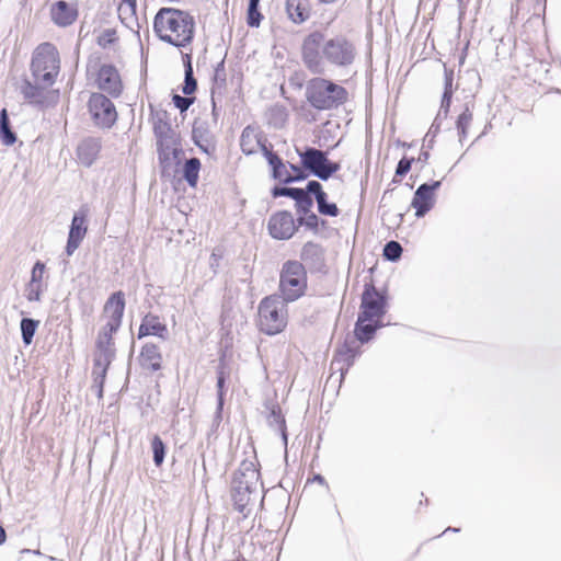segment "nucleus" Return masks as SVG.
<instances>
[{"instance_id":"obj_1","label":"nucleus","mask_w":561,"mask_h":561,"mask_svg":"<svg viewBox=\"0 0 561 561\" xmlns=\"http://www.w3.org/2000/svg\"><path fill=\"white\" fill-rule=\"evenodd\" d=\"M195 25V19L188 11L162 7L153 18L152 27L161 42L182 49L193 43Z\"/></svg>"},{"instance_id":"obj_2","label":"nucleus","mask_w":561,"mask_h":561,"mask_svg":"<svg viewBox=\"0 0 561 561\" xmlns=\"http://www.w3.org/2000/svg\"><path fill=\"white\" fill-rule=\"evenodd\" d=\"M371 317L366 313L357 314V320L354 324V336L347 334L343 342L339 343L335 347L330 368L332 374L329 378L332 379L334 373H340L337 381L341 383L350 368L354 365L355 359L360 356L362 350L355 345V341L362 345L371 342L375 339L373 325L370 323Z\"/></svg>"},{"instance_id":"obj_3","label":"nucleus","mask_w":561,"mask_h":561,"mask_svg":"<svg viewBox=\"0 0 561 561\" xmlns=\"http://www.w3.org/2000/svg\"><path fill=\"white\" fill-rule=\"evenodd\" d=\"M305 96L314 110L332 111L346 103L348 91L333 80L314 77L307 81Z\"/></svg>"},{"instance_id":"obj_4","label":"nucleus","mask_w":561,"mask_h":561,"mask_svg":"<svg viewBox=\"0 0 561 561\" xmlns=\"http://www.w3.org/2000/svg\"><path fill=\"white\" fill-rule=\"evenodd\" d=\"M288 304L277 294L264 297L257 308L260 331L271 336L283 332L287 325Z\"/></svg>"},{"instance_id":"obj_5","label":"nucleus","mask_w":561,"mask_h":561,"mask_svg":"<svg viewBox=\"0 0 561 561\" xmlns=\"http://www.w3.org/2000/svg\"><path fill=\"white\" fill-rule=\"evenodd\" d=\"M308 287V276L305 265L297 260L283 263L279 272L277 296L285 301L294 302L305 296Z\"/></svg>"},{"instance_id":"obj_6","label":"nucleus","mask_w":561,"mask_h":561,"mask_svg":"<svg viewBox=\"0 0 561 561\" xmlns=\"http://www.w3.org/2000/svg\"><path fill=\"white\" fill-rule=\"evenodd\" d=\"M60 59L56 47L50 43L41 44L33 53L31 72L35 82L51 87L59 73Z\"/></svg>"},{"instance_id":"obj_7","label":"nucleus","mask_w":561,"mask_h":561,"mask_svg":"<svg viewBox=\"0 0 561 561\" xmlns=\"http://www.w3.org/2000/svg\"><path fill=\"white\" fill-rule=\"evenodd\" d=\"M300 163L310 176L328 181L341 170V163L329 159V151L312 146L296 147Z\"/></svg>"},{"instance_id":"obj_8","label":"nucleus","mask_w":561,"mask_h":561,"mask_svg":"<svg viewBox=\"0 0 561 561\" xmlns=\"http://www.w3.org/2000/svg\"><path fill=\"white\" fill-rule=\"evenodd\" d=\"M321 53L329 64L336 67H348L355 60L356 47L346 36L336 35L325 41Z\"/></svg>"},{"instance_id":"obj_9","label":"nucleus","mask_w":561,"mask_h":561,"mask_svg":"<svg viewBox=\"0 0 561 561\" xmlns=\"http://www.w3.org/2000/svg\"><path fill=\"white\" fill-rule=\"evenodd\" d=\"M389 308V295L386 288L378 289L373 278L364 284L360 295L359 313L367 314L371 318L385 317Z\"/></svg>"},{"instance_id":"obj_10","label":"nucleus","mask_w":561,"mask_h":561,"mask_svg":"<svg viewBox=\"0 0 561 561\" xmlns=\"http://www.w3.org/2000/svg\"><path fill=\"white\" fill-rule=\"evenodd\" d=\"M88 111L95 126L110 129L117 121V111L114 103L103 93H91L88 101Z\"/></svg>"},{"instance_id":"obj_11","label":"nucleus","mask_w":561,"mask_h":561,"mask_svg":"<svg viewBox=\"0 0 561 561\" xmlns=\"http://www.w3.org/2000/svg\"><path fill=\"white\" fill-rule=\"evenodd\" d=\"M325 43L324 34L320 31L309 33L302 41L301 58L306 68L314 75L324 70L320 48Z\"/></svg>"},{"instance_id":"obj_12","label":"nucleus","mask_w":561,"mask_h":561,"mask_svg":"<svg viewBox=\"0 0 561 561\" xmlns=\"http://www.w3.org/2000/svg\"><path fill=\"white\" fill-rule=\"evenodd\" d=\"M125 306V294L122 290L111 294L104 306V311L111 310V316L98 336L114 340L113 335L119 330L123 322Z\"/></svg>"},{"instance_id":"obj_13","label":"nucleus","mask_w":561,"mask_h":561,"mask_svg":"<svg viewBox=\"0 0 561 561\" xmlns=\"http://www.w3.org/2000/svg\"><path fill=\"white\" fill-rule=\"evenodd\" d=\"M267 231L275 240H289L298 231L297 219L289 210H278L270 216Z\"/></svg>"},{"instance_id":"obj_14","label":"nucleus","mask_w":561,"mask_h":561,"mask_svg":"<svg viewBox=\"0 0 561 561\" xmlns=\"http://www.w3.org/2000/svg\"><path fill=\"white\" fill-rule=\"evenodd\" d=\"M442 182V180H433L417 186L411 201V207L415 209L416 218H423L434 208L436 192L440 188Z\"/></svg>"},{"instance_id":"obj_15","label":"nucleus","mask_w":561,"mask_h":561,"mask_svg":"<svg viewBox=\"0 0 561 561\" xmlns=\"http://www.w3.org/2000/svg\"><path fill=\"white\" fill-rule=\"evenodd\" d=\"M88 216L89 208L87 205H82L72 216L67 243L65 247V253L67 256H71L75 251L80 247L88 232Z\"/></svg>"},{"instance_id":"obj_16","label":"nucleus","mask_w":561,"mask_h":561,"mask_svg":"<svg viewBox=\"0 0 561 561\" xmlns=\"http://www.w3.org/2000/svg\"><path fill=\"white\" fill-rule=\"evenodd\" d=\"M96 85L101 91L113 98H118L123 92V82L117 68L113 64H103L96 73Z\"/></svg>"},{"instance_id":"obj_17","label":"nucleus","mask_w":561,"mask_h":561,"mask_svg":"<svg viewBox=\"0 0 561 561\" xmlns=\"http://www.w3.org/2000/svg\"><path fill=\"white\" fill-rule=\"evenodd\" d=\"M310 273H325V249L317 242L307 241L300 250V261Z\"/></svg>"},{"instance_id":"obj_18","label":"nucleus","mask_w":561,"mask_h":561,"mask_svg":"<svg viewBox=\"0 0 561 561\" xmlns=\"http://www.w3.org/2000/svg\"><path fill=\"white\" fill-rule=\"evenodd\" d=\"M270 145L267 138L262 133H257V127L254 125L243 128L240 136V148L245 156L255 154L257 149L262 152V148H270Z\"/></svg>"},{"instance_id":"obj_19","label":"nucleus","mask_w":561,"mask_h":561,"mask_svg":"<svg viewBox=\"0 0 561 561\" xmlns=\"http://www.w3.org/2000/svg\"><path fill=\"white\" fill-rule=\"evenodd\" d=\"M260 472L253 462L243 461L232 476L231 486L254 492L259 482Z\"/></svg>"},{"instance_id":"obj_20","label":"nucleus","mask_w":561,"mask_h":561,"mask_svg":"<svg viewBox=\"0 0 561 561\" xmlns=\"http://www.w3.org/2000/svg\"><path fill=\"white\" fill-rule=\"evenodd\" d=\"M192 140L204 153L211 156L216 151V140L206 122H195L192 128Z\"/></svg>"},{"instance_id":"obj_21","label":"nucleus","mask_w":561,"mask_h":561,"mask_svg":"<svg viewBox=\"0 0 561 561\" xmlns=\"http://www.w3.org/2000/svg\"><path fill=\"white\" fill-rule=\"evenodd\" d=\"M149 335L157 336L162 340H167L169 336L167 324L160 322L159 317L151 312H148L142 317L137 337L141 340Z\"/></svg>"},{"instance_id":"obj_22","label":"nucleus","mask_w":561,"mask_h":561,"mask_svg":"<svg viewBox=\"0 0 561 561\" xmlns=\"http://www.w3.org/2000/svg\"><path fill=\"white\" fill-rule=\"evenodd\" d=\"M262 156L265 158L270 168V176L279 183L287 185L286 178H288V164L279 154L273 150V145L270 148H262Z\"/></svg>"},{"instance_id":"obj_23","label":"nucleus","mask_w":561,"mask_h":561,"mask_svg":"<svg viewBox=\"0 0 561 561\" xmlns=\"http://www.w3.org/2000/svg\"><path fill=\"white\" fill-rule=\"evenodd\" d=\"M138 362L144 370L156 373L162 369V354L160 347L152 343L147 342L142 345Z\"/></svg>"},{"instance_id":"obj_24","label":"nucleus","mask_w":561,"mask_h":561,"mask_svg":"<svg viewBox=\"0 0 561 561\" xmlns=\"http://www.w3.org/2000/svg\"><path fill=\"white\" fill-rule=\"evenodd\" d=\"M95 348L96 352L93 357V367L108 369L116 355L114 340L98 336L95 341Z\"/></svg>"},{"instance_id":"obj_25","label":"nucleus","mask_w":561,"mask_h":561,"mask_svg":"<svg viewBox=\"0 0 561 561\" xmlns=\"http://www.w3.org/2000/svg\"><path fill=\"white\" fill-rule=\"evenodd\" d=\"M50 15L56 25L66 27L77 20L78 10L67 1L58 0L50 8Z\"/></svg>"},{"instance_id":"obj_26","label":"nucleus","mask_w":561,"mask_h":561,"mask_svg":"<svg viewBox=\"0 0 561 561\" xmlns=\"http://www.w3.org/2000/svg\"><path fill=\"white\" fill-rule=\"evenodd\" d=\"M101 140L95 137L84 138L77 147V157L80 163L90 168L101 151Z\"/></svg>"},{"instance_id":"obj_27","label":"nucleus","mask_w":561,"mask_h":561,"mask_svg":"<svg viewBox=\"0 0 561 561\" xmlns=\"http://www.w3.org/2000/svg\"><path fill=\"white\" fill-rule=\"evenodd\" d=\"M150 117L152 121V131L156 138L165 137V135L178 134L171 125L169 113L164 110H154L150 105Z\"/></svg>"},{"instance_id":"obj_28","label":"nucleus","mask_w":561,"mask_h":561,"mask_svg":"<svg viewBox=\"0 0 561 561\" xmlns=\"http://www.w3.org/2000/svg\"><path fill=\"white\" fill-rule=\"evenodd\" d=\"M310 0H286V13L295 24H302L310 18Z\"/></svg>"},{"instance_id":"obj_29","label":"nucleus","mask_w":561,"mask_h":561,"mask_svg":"<svg viewBox=\"0 0 561 561\" xmlns=\"http://www.w3.org/2000/svg\"><path fill=\"white\" fill-rule=\"evenodd\" d=\"M266 408L268 409L267 423L270 427L276 430L280 434L283 444L286 447L288 444V433L282 409L278 403H271L270 405H266Z\"/></svg>"},{"instance_id":"obj_30","label":"nucleus","mask_w":561,"mask_h":561,"mask_svg":"<svg viewBox=\"0 0 561 561\" xmlns=\"http://www.w3.org/2000/svg\"><path fill=\"white\" fill-rule=\"evenodd\" d=\"M473 107H474V101L470 100L467 101L463 105V110L458 115L456 119V129L458 133L459 141L462 144V141L468 136V129L471 125L472 118H473Z\"/></svg>"},{"instance_id":"obj_31","label":"nucleus","mask_w":561,"mask_h":561,"mask_svg":"<svg viewBox=\"0 0 561 561\" xmlns=\"http://www.w3.org/2000/svg\"><path fill=\"white\" fill-rule=\"evenodd\" d=\"M46 88L42 83L35 81L33 83L28 79H24L21 85V93L31 104L42 106L44 105V90Z\"/></svg>"},{"instance_id":"obj_32","label":"nucleus","mask_w":561,"mask_h":561,"mask_svg":"<svg viewBox=\"0 0 561 561\" xmlns=\"http://www.w3.org/2000/svg\"><path fill=\"white\" fill-rule=\"evenodd\" d=\"M0 140L7 147L13 146L18 140V135L12 129L7 108L0 111Z\"/></svg>"},{"instance_id":"obj_33","label":"nucleus","mask_w":561,"mask_h":561,"mask_svg":"<svg viewBox=\"0 0 561 561\" xmlns=\"http://www.w3.org/2000/svg\"><path fill=\"white\" fill-rule=\"evenodd\" d=\"M201 167L202 164L198 158H191L184 162L181 169L183 180L191 187H196L198 183Z\"/></svg>"},{"instance_id":"obj_34","label":"nucleus","mask_w":561,"mask_h":561,"mask_svg":"<svg viewBox=\"0 0 561 561\" xmlns=\"http://www.w3.org/2000/svg\"><path fill=\"white\" fill-rule=\"evenodd\" d=\"M288 119V112L284 105L274 104L266 112V122L268 126L280 129L285 126Z\"/></svg>"},{"instance_id":"obj_35","label":"nucleus","mask_w":561,"mask_h":561,"mask_svg":"<svg viewBox=\"0 0 561 561\" xmlns=\"http://www.w3.org/2000/svg\"><path fill=\"white\" fill-rule=\"evenodd\" d=\"M252 493V491L238 489L237 486H231V500L233 502V507L244 517H248L250 513V510H248V505L250 503Z\"/></svg>"},{"instance_id":"obj_36","label":"nucleus","mask_w":561,"mask_h":561,"mask_svg":"<svg viewBox=\"0 0 561 561\" xmlns=\"http://www.w3.org/2000/svg\"><path fill=\"white\" fill-rule=\"evenodd\" d=\"M157 153L161 179L172 180L179 173L176 163L171 159L169 151H157Z\"/></svg>"},{"instance_id":"obj_37","label":"nucleus","mask_w":561,"mask_h":561,"mask_svg":"<svg viewBox=\"0 0 561 561\" xmlns=\"http://www.w3.org/2000/svg\"><path fill=\"white\" fill-rule=\"evenodd\" d=\"M217 402H219V409H224L225 405V396L227 391V380L229 378V370L227 369L226 365L222 360H220L218 367H217Z\"/></svg>"},{"instance_id":"obj_38","label":"nucleus","mask_w":561,"mask_h":561,"mask_svg":"<svg viewBox=\"0 0 561 561\" xmlns=\"http://www.w3.org/2000/svg\"><path fill=\"white\" fill-rule=\"evenodd\" d=\"M39 327V321L33 318L23 317L20 322L21 339L25 346L32 344L34 335Z\"/></svg>"},{"instance_id":"obj_39","label":"nucleus","mask_w":561,"mask_h":561,"mask_svg":"<svg viewBox=\"0 0 561 561\" xmlns=\"http://www.w3.org/2000/svg\"><path fill=\"white\" fill-rule=\"evenodd\" d=\"M150 445L152 451V461L157 468H160L165 459L167 445L158 434L152 436Z\"/></svg>"},{"instance_id":"obj_40","label":"nucleus","mask_w":561,"mask_h":561,"mask_svg":"<svg viewBox=\"0 0 561 561\" xmlns=\"http://www.w3.org/2000/svg\"><path fill=\"white\" fill-rule=\"evenodd\" d=\"M402 252L403 248L400 242L390 240L383 245L382 256L386 261L394 263L401 259Z\"/></svg>"},{"instance_id":"obj_41","label":"nucleus","mask_w":561,"mask_h":561,"mask_svg":"<svg viewBox=\"0 0 561 561\" xmlns=\"http://www.w3.org/2000/svg\"><path fill=\"white\" fill-rule=\"evenodd\" d=\"M319 222H320V217L313 211H310L308 215H302V216L297 217L298 228L305 227L307 230L311 231L313 234L319 233Z\"/></svg>"},{"instance_id":"obj_42","label":"nucleus","mask_w":561,"mask_h":561,"mask_svg":"<svg viewBox=\"0 0 561 561\" xmlns=\"http://www.w3.org/2000/svg\"><path fill=\"white\" fill-rule=\"evenodd\" d=\"M287 164L290 171L293 172H288V178L285 179V181H287V185L291 183L302 182L310 176L307 169H305V167L300 162L299 164L287 162Z\"/></svg>"},{"instance_id":"obj_43","label":"nucleus","mask_w":561,"mask_h":561,"mask_svg":"<svg viewBox=\"0 0 561 561\" xmlns=\"http://www.w3.org/2000/svg\"><path fill=\"white\" fill-rule=\"evenodd\" d=\"M108 369L93 367L92 369V378H93V388L95 389V393L99 399L103 398L104 393V385L106 380Z\"/></svg>"},{"instance_id":"obj_44","label":"nucleus","mask_w":561,"mask_h":561,"mask_svg":"<svg viewBox=\"0 0 561 561\" xmlns=\"http://www.w3.org/2000/svg\"><path fill=\"white\" fill-rule=\"evenodd\" d=\"M317 209L318 213L322 216L337 217L340 215V209L337 205L333 202H329L328 195H325L321 199H318Z\"/></svg>"},{"instance_id":"obj_45","label":"nucleus","mask_w":561,"mask_h":561,"mask_svg":"<svg viewBox=\"0 0 561 561\" xmlns=\"http://www.w3.org/2000/svg\"><path fill=\"white\" fill-rule=\"evenodd\" d=\"M304 192H306V194L312 197L316 202L328 195L318 180L308 181L306 187H304Z\"/></svg>"},{"instance_id":"obj_46","label":"nucleus","mask_w":561,"mask_h":561,"mask_svg":"<svg viewBox=\"0 0 561 561\" xmlns=\"http://www.w3.org/2000/svg\"><path fill=\"white\" fill-rule=\"evenodd\" d=\"M314 199L306 194L304 192L302 196L296 199L295 202V209L298 216L308 215L310 211H312Z\"/></svg>"},{"instance_id":"obj_47","label":"nucleus","mask_w":561,"mask_h":561,"mask_svg":"<svg viewBox=\"0 0 561 561\" xmlns=\"http://www.w3.org/2000/svg\"><path fill=\"white\" fill-rule=\"evenodd\" d=\"M157 140V151H169L178 146L176 144H181V137L179 134L174 135H165L162 138H156Z\"/></svg>"},{"instance_id":"obj_48","label":"nucleus","mask_w":561,"mask_h":561,"mask_svg":"<svg viewBox=\"0 0 561 561\" xmlns=\"http://www.w3.org/2000/svg\"><path fill=\"white\" fill-rule=\"evenodd\" d=\"M45 289L43 284L28 282L25 286V297L30 302H37Z\"/></svg>"},{"instance_id":"obj_49","label":"nucleus","mask_w":561,"mask_h":561,"mask_svg":"<svg viewBox=\"0 0 561 561\" xmlns=\"http://www.w3.org/2000/svg\"><path fill=\"white\" fill-rule=\"evenodd\" d=\"M181 89L185 95H192L195 93L197 90V80L194 77V70L184 71V80Z\"/></svg>"},{"instance_id":"obj_50","label":"nucleus","mask_w":561,"mask_h":561,"mask_svg":"<svg viewBox=\"0 0 561 561\" xmlns=\"http://www.w3.org/2000/svg\"><path fill=\"white\" fill-rule=\"evenodd\" d=\"M194 102L195 96L172 93V103L181 113H185Z\"/></svg>"},{"instance_id":"obj_51","label":"nucleus","mask_w":561,"mask_h":561,"mask_svg":"<svg viewBox=\"0 0 561 561\" xmlns=\"http://www.w3.org/2000/svg\"><path fill=\"white\" fill-rule=\"evenodd\" d=\"M117 41L116 31L114 28H105L99 36H98V45L102 48H107L108 46L113 45Z\"/></svg>"},{"instance_id":"obj_52","label":"nucleus","mask_w":561,"mask_h":561,"mask_svg":"<svg viewBox=\"0 0 561 561\" xmlns=\"http://www.w3.org/2000/svg\"><path fill=\"white\" fill-rule=\"evenodd\" d=\"M264 16L260 11V8L248 7L247 9V24L249 27H259Z\"/></svg>"},{"instance_id":"obj_53","label":"nucleus","mask_w":561,"mask_h":561,"mask_svg":"<svg viewBox=\"0 0 561 561\" xmlns=\"http://www.w3.org/2000/svg\"><path fill=\"white\" fill-rule=\"evenodd\" d=\"M415 162L413 157L403 156L396 167V176L404 178L411 170L412 164Z\"/></svg>"},{"instance_id":"obj_54","label":"nucleus","mask_w":561,"mask_h":561,"mask_svg":"<svg viewBox=\"0 0 561 561\" xmlns=\"http://www.w3.org/2000/svg\"><path fill=\"white\" fill-rule=\"evenodd\" d=\"M225 58L224 57L215 67L214 69V77L213 80L215 83H217L220 88L226 85L227 82V75L225 69Z\"/></svg>"},{"instance_id":"obj_55","label":"nucleus","mask_w":561,"mask_h":561,"mask_svg":"<svg viewBox=\"0 0 561 561\" xmlns=\"http://www.w3.org/2000/svg\"><path fill=\"white\" fill-rule=\"evenodd\" d=\"M45 270V263L41 260H37L32 267L30 282L43 284Z\"/></svg>"},{"instance_id":"obj_56","label":"nucleus","mask_w":561,"mask_h":561,"mask_svg":"<svg viewBox=\"0 0 561 561\" xmlns=\"http://www.w3.org/2000/svg\"><path fill=\"white\" fill-rule=\"evenodd\" d=\"M451 100H453V95H449V92H443L439 111H442V114H444V117H447L449 114Z\"/></svg>"},{"instance_id":"obj_57","label":"nucleus","mask_w":561,"mask_h":561,"mask_svg":"<svg viewBox=\"0 0 561 561\" xmlns=\"http://www.w3.org/2000/svg\"><path fill=\"white\" fill-rule=\"evenodd\" d=\"M445 78H444V91L449 92V95H453V81H454V70L447 69L445 67Z\"/></svg>"},{"instance_id":"obj_58","label":"nucleus","mask_w":561,"mask_h":561,"mask_svg":"<svg viewBox=\"0 0 561 561\" xmlns=\"http://www.w3.org/2000/svg\"><path fill=\"white\" fill-rule=\"evenodd\" d=\"M178 146H175L174 148H172L170 150V157L171 159H173V162L176 163L178 168L180 167L181 164V157L183 156V148H182V144H176Z\"/></svg>"},{"instance_id":"obj_59","label":"nucleus","mask_w":561,"mask_h":561,"mask_svg":"<svg viewBox=\"0 0 561 561\" xmlns=\"http://www.w3.org/2000/svg\"><path fill=\"white\" fill-rule=\"evenodd\" d=\"M287 188L288 186L284 185H274L272 188H271V195L273 198H278V197H286V194H287Z\"/></svg>"},{"instance_id":"obj_60","label":"nucleus","mask_w":561,"mask_h":561,"mask_svg":"<svg viewBox=\"0 0 561 561\" xmlns=\"http://www.w3.org/2000/svg\"><path fill=\"white\" fill-rule=\"evenodd\" d=\"M222 259L221 253H217L216 250L213 251L210 259H209V266L214 271V273H217V268L219 266V262Z\"/></svg>"},{"instance_id":"obj_61","label":"nucleus","mask_w":561,"mask_h":561,"mask_svg":"<svg viewBox=\"0 0 561 561\" xmlns=\"http://www.w3.org/2000/svg\"><path fill=\"white\" fill-rule=\"evenodd\" d=\"M302 194H304V188L288 186L286 197L291 198L294 202H296V199L299 198L300 196H302Z\"/></svg>"},{"instance_id":"obj_62","label":"nucleus","mask_w":561,"mask_h":561,"mask_svg":"<svg viewBox=\"0 0 561 561\" xmlns=\"http://www.w3.org/2000/svg\"><path fill=\"white\" fill-rule=\"evenodd\" d=\"M182 62L184 71L193 70L192 53L181 51Z\"/></svg>"},{"instance_id":"obj_63","label":"nucleus","mask_w":561,"mask_h":561,"mask_svg":"<svg viewBox=\"0 0 561 561\" xmlns=\"http://www.w3.org/2000/svg\"><path fill=\"white\" fill-rule=\"evenodd\" d=\"M370 323L373 325L375 335L377 334L378 330L382 329L386 325L383 323V317L371 318Z\"/></svg>"},{"instance_id":"obj_64","label":"nucleus","mask_w":561,"mask_h":561,"mask_svg":"<svg viewBox=\"0 0 561 561\" xmlns=\"http://www.w3.org/2000/svg\"><path fill=\"white\" fill-rule=\"evenodd\" d=\"M440 127H442V123L433 121V123L426 134V137L428 138L431 135H433V137H436L440 130Z\"/></svg>"}]
</instances>
